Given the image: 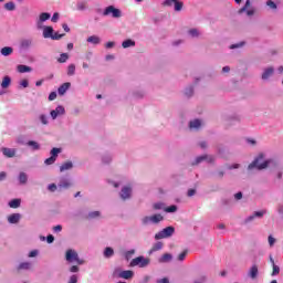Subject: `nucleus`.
Segmentation results:
<instances>
[{"label": "nucleus", "mask_w": 283, "mask_h": 283, "mask_svg": "<svg viewBox=\"0 0 283 283\" xmlns=\"http://www.w3.org/2000/svg\"><path fill=\"white\" fill-rule=\"evenodd\" d=\"M273 163V160H265L264 161V155H259L249 166L248 169L251 171V169H259L261 171L262 169H266Z\"/></svg>", "instance_id": "1"}, {"label": "nucleus", "mask_w": 283, "mask_h": 283, "mask_svg": "<svg viewBox=\"0 0 283 283\" xmlns=\"http://www.w3.org/2000/svg\"><path fill=\"white\" fill-rule=\"evenodd\" d=\"M150 260L145 256H137L133 259L129 263V266H139V269H145V266H149Z\"/></svg>", "instance_id": "2"}, {"label": "nucleus", "mask_w": 283, "mask_h": 283, "mask_svg": "<svg viewBox=\"0 0 283 283\" xmlns=\"http://www.w3.org/2000/svg\"><path fill=\"white\" fill-rule=\"evenodd\" d=\"M113 277H120L122 280H132V277H134V271L132 270L120 271V269L117 268L113 272Z\"/></svg>", "instance_id": "3"}, {"label": "nucleus", "mask_w": 283, "mask_h": 283, "mask_svg": "<svg viewBox=\"0 0 283 283\" xmlns=\"http://www.w3.org/2000/svg\"><path fill=\"white\" fill-rule=\"evenodd\" d=\"M175 232H176V229L174 227H167L164 230H161L155 234V240H163L165 238H171Z\"/></svg>", "instance_id": "4"}, {"label": "nucleus", "mask_w": 283, "mask_h": 283, "mask_svg": "<svg viewBox=\"0 0 283 283\" xmlns=\"http://www.w3.org/2000/svg\"><path fill=\"white\" fill-rule=\"evenodd\" d=\"M109 14H112L113 19H120V17H123L120 10L115 8L114 6H108L103 12L104 17H109Z\"/></svg>", "instance_id": "5"}, {"label": "nucleus", "mask_w": 283, "mask_h": 283, "mask_svg": "<svg viewBox=\"0 0 283 283\" xmlns=\"http://www.w3.org/2000/svg\"><path fill=\"white\" fill-rule=\"evenodd\" d=\"M65 258L67 262H76L77 264H85V261L80 259L78 253L74 250H67Z\"/></svg>", "instance_id": "6"}, {"label": "nucleus", "mask_w": 283, "mask_h": 283, "mask_svg": "<svg viewBox=\"0 0 283 283\" xmlns=\"http://www.w3.org/2000/svg\"><path fill=\"white\" fill-rule=\"evenodd\" d=\"M163 220H165L163 214H154V216H150V217H144L142 219V222H143V224H149L150 222L153 224H158V222H163Z\"/></svg>", "instance_id": "7"}, {"label": "nucleus", "mask_w": 283, "mask_h": 283, "mask_svg": "<svg viewBox=\"0 0 283 283\" xmlns=\"http://www.w3.org/2000/svg\"><path fill=\"white\" fill-rule=\"evenodd\" d=\"M52 15L48 12H43L40 14L39 20L36 21V28L38 30H42L43 22L50 20Z\"/></svg>", "instance_id": "8"}, {"label": "nucleus", "mask_w": 283, "mask_h": 283, "mask_svg": "<svg viewBox=\"0 0 283 283\" xmlns=\"http://www.w3.org/2000/svg\"><path fill=\"white\" fill-rule=\"evenodd\" d=\"M175 3V10L176 12H180L182 10L184 3L178 0H165L164 6L171 7Z\"/></svg>", "instance_id": "9"}, {"label": "nucleus", "mask_w": 283, "mask_h": 283, "mask_svg": "<svg viewBox=\"0 0 283 283\" xmlns=\"http://www.w3.org/2000/svg\"><path fill=\"white\" fill-rule=\"evenodd\" d=\"M3 156H6V158H14V156H17V149L14 148H6L3 147L1 149Z\"/></svg>", "instance_id": "10"}, {"label": "nucleus", "mask_w": 283, "mask_h": 283, "mask_svg": "<svg viewBox=\"0 0 283 283\" xmlns=\"http://www.w3.org/2000/svg\"><path fill=\"white\" fill-rule=\"evenodd\" d=\"M274 72H275V69H273V66L265 69L262 74V80L268 81V78H271V76H273Z\"/></svg>", "instance_id": "11"}, {"label": "nucleus", "mask_w": 283, "mask_h": 283, "mask_svg": "<svg viewBox=\"0 0 283 283\" xmlns=\"http://www.w3.org/2000/svg\"><path fill=\"white\" fill-rule=\"evenodd\" d=\"M132 197V188L129 187H124L122 189V192H120V198L122 200H127L128 198Z\"/></svg>", "instance_id": "12"}, {"label": "nucleus", "mask_w": 283, "mask_h": 283, "mask_svg": "<svg viewBox=\"0 0 283 283\" xmlns=\"http://www.w3.org/2000/svg\"><path fill=\"white\" fill-rule=\"evenodd\" d=\"M72 86V84L70 82L63 83L59 88H57V93L60 96H63L65 94V92H67L70 90V87Z\"/></svg>", "instance_id": "13"}, {"label": "nucleus", "mask_w": 283, "mask_h": 283, "mask_svg": "<svg viewBox=\"0 0 283 283\" xmlns=\"http://www.w3.org/2000/svg\"><path fill=\"white\" fill-rule=\"evenodd\" d=\"M53 34H54V28H52V27H44L43 28L44 39H52Z\"/></svg>", "instance_id": "14"}, {"label": "nucleus", "mask_w": 283, "mask_h": 283, "mask_svg": "<svg viewBox=\"0 0 283 283\" xmlns=\"http://www.w3.org/2000/svg\"><path fill=\"white\" fill-rule=\"evenodd\" d=\"M264 213H266V211H264V210L255 211L252 216H250L245 219V222H251V221L255 220V218H262L264 216Z\"/></svg>", "instance_id": "15"}, {"label": "nucleus", "mask_w": 283, "mask_h": 283, "mask_svg": "<svg viewBox=\"0 0 283 283\" xmlns=\"http://www.w3.org/2000/svg\"><path fill=\"white\" fill-rule=\"evenodd\" d=\"M19 220H21V214L19 213H13L8 217V222H10V224H18Z\"/></svg>", "instance_id": "16"}, {"label": "nucleus", "mask_w": 283, "mask_h": 283, "mask_svg": "<svg viewBox=\"0 0 283 283\" xmlns=\"http://www.w3.org/2000/svg\"><path fill=\"white\" fill-rule=\"evenodd\" d=\"M205 160H213V157H208L207 155H202V156H199L195 159V161L192 163V165H200V163L205 161Z\"/></svg>", "instance_id": "17"}, {"label": "nucleus", "mask_w": 283, "mask_h": 283, "mask_svg": "<svg viewBox=\"0 0 283 283\" xmlns=\"http://www.w3.org/2000/svg\"><path fill=\"white\" fill-rule=\"evenodd\" d=\"M258 266L254 264L251 266L250 271H249V276L251 277V280H255L258 277Z\"/></svg>", "instance_id": "18"}, {"label": "nucleus", "mask_w": 283, "mask_h": 283, "mask_svg": "<svg viewBox=\"0 0 283 283\" xmlns=\"http://www.w3.org/2000/svg\"><path fill=\"white\" fill-rule=\"evenodd\" d=\"M12 52H14V49H12L11 46H4L0 50V54L2 56H10V54H12Z\"/></svg>", "instance_id": "19"}, {"label": "nucleus", "mask_w": 283, "mask_h": 283, "mask_svg": "<svg viewBox=\"0 0 283 283\" xmlns=\"http://www.w3.org/2000/svg\"><path fill=\"white\" fill-rule=\"evenodd\" d=\"M86 41L87 43H93V45H98L101 43V38H98V35H91Z\"/></svg>", "instance_id": "20"}, {"label": "nucleus", "mask_w": 283, "mask_h": 283, "mask_svg": "<svg viewBox=\"0 0 283 283\" xmlns=\"http://www.w3.org/2000/svg\"><path fill=\"white\" fill-rule=\"evenodd\" d=\"M12 83V78L10 76H4L1 83L2 90H7V87H10V84Z\"/></svg>", "instance_id": "21"}, {"label": "nucleus", "mask_w": 283, "mask_h": 283, "mask_svg": "<svg viewBox=\"0 0 283 283\" xmlns=\"http://www.w3.org/2000/svg\"><path fill=\"white\" fill-rule=\"evenodd\" d=\"M70 187H72V182L67 179H62L59 184L60 189H70Z\"/></svg>", "instance_id": "22"}, {"label": "nucleus", "mask_w": 283, "mask_h": 283, "mask_svg": "<svg viewBox=\"0 0 283 283\" xmlns=\"http://www.w3.org/2000/svg\"><path fill=\"white\" fill-rule=\"evenodd\" d=\"M201 125H202V122H200V119H195L189 123L190 129H200Z\"/></svg>", "instance_id": "23"}, {"label": "nucleus", "mask_w": 283, "mask_h": 283, "mask_svg": "<svg viewBox=\"0 0 283 283\" xmlns=\"http://www.w3.org/2000/svg\"><path fill=\"white\" fill-rule=\"evenodd\" d=\"M20 45L23 50H28V48H30L32 45V40L23 39V40H21Z\"/></svg>", "instance_id": "24"}, {"label": "nucleus", "mask_w": 283, "mask_h": 283, "mask_svg": "<svg viewBox=\"0 0 283 283\" xmlns=\"http://www.w3.org/2000/svg\"><path fill=\"white\" fill-rule=\"evenodd\" d=\"M11 209H19L21 207V199H13L9 202Z\"/></svg>", "instance_id": "25"}, {"label": "nucleus", "mask_w": 283, "mask_h": 283, "mask_svg": "<svg viewBox=\"0 0 283 283\" xmlns=\"http://www.w3.org/2000/svg\"><path fill=\"white\" fill-rule=\"evenodd\" d=\"M136 45V42L132 39L125 40L122 43V48L127 49V48H134Z\"/></svg>", "instance_id": "26"}, {"label": "nucleus", "mask_w": 283, "mask_h": 283, "mask_svg": "<svg viewBox=\"0 0 283 283\" xmlns=\"http://www.w3.org/2000/svg\"><path fill=\"white\" fill-rule=\"evenodd\" d=\"M72 167H74V164H72V161H66L62 164V166L60 167V171H67L72 169Z\"/></svg>", "instance_id": "27"}, {"label": "nucleus", "mask_w": 283, "mask_h": 283, "mask_svg": "<svg viewBox=\"0 0 283 283\" xmlns=\"http://www.w3.org/2000/svg\"><path fill=\"white\" fill-rule=\"evenodd\" d=\"M18 72L20 74H25V72H32V69L30 66L20 64V65H18Z\"/></svg>", "instance_id": "28"}, {"label": "nucleus", "mask_w": 283, "mask_h": 283, "mask_svg": "<svg viewBox=\"0 0 283 283\" xmlns=\"http://www.w3.org/2000/svg\"><path fill=\"white\" fill-rule=\"evenodd\" d=\"M163 247H164L163 242L158 241L150 249V253H156V251H160L163 249Z\"/></svg>", "instance_id": "29"}, {"label": "nucleus", "mask_w": 283, "mask_h": 283, "mask_svg": "<svg viewBox=\"0 0 283 283\" xmlns=\"http://www.w3.org/2000/svg\"><path fill=\"white\" fill-rule=\"evenodd\" d=\"M28 146L32 147V149H34V151L41 149V145H39V143L34 142V140H29L28 142Z\"/></svg>", "instance_id": "30"}, {"label": "nucleus", "mask_w": 283, "mask_h": 283, "mask_svg": "<svg viewBox=\"0 0 283 283\" xmlns=\"http://www.w3.org/2000/svg\"><path fill=\"white\" fill-rule=\"evenodd\" d=\"M19 181H20V185H25L28 182V175L25 172H20Z\"/></svg>", "instance_id": "31"}, {"label": "nucleus", "mask_w": 283, "mask_h": 283, "mask_svg": "<svg viewBox=\"0 0 283 283\" xmlns=\"http://www.w3.org/2000/svg\"><path fill=\"white\" fill-rule=\"evenodd\" d=\"M75 72H76V65L70 64L69 67H67V75L69 76H74Z\"/></svg>", "instance_id": "32"}, {"label": "nucleus", "mask_w": 283, "mask_h": 283, "mask_svg": "<svg viewBox=\"0 0 283 283\" xmlns=\"http://www.w3.org/2000/svg\"><path fill=\"white\" fill-rule=\"evenodd\" d=\"M32 266V264L30 262H23L21 263L19 266H18V270L21 271V270H25L28 271V269H30Z\"/></svg>", "instance_id": "33"}, {"label": "nucleus", "mask_w": 283, "mask_h": 283, "mask_svg": "<svg viewBox=\"0 0 283 283\" xmlns=\"http://www.w3.org/2000/svg\"><path fill=\"white\" fill-rule=\"evenodd\" d=\"M114 255V249H112V248H105V250H104V256H106V258H112Z\"/></svg>", "instance_id": "34"}, {"label": "nucleus", "mask_w": 283, "mask_h": 283, "mask_svg": "<svg viewBox=\"0 0 283 283\" xmlns=\"http://www.w3.org/2000/svg\"><path fill=\"white\" fill-rule=\"evenodd\" d=\"M59 154H61V148H52L51 150V157L56 160L59 158Z\"/></svg>", "instance_id": "35"}, {"label": "nucleus", "mask_w": 283, "mask_h": 283, "mask_svg": "<svg viewBox=\"0 0 283 283\" xmlns=\"http://www.w3.org/2000/svg\"><path fill=\"white\" fill-rule=\"evenodd\" d=\"M6 10H9L10 12H12V10H17V4H14V2H7L4 4Z\"/></svg>", "instance_id": "36"}, {"label": "nucleus", "mask_w": 283, "mask_h": 283, "mask_svg": "<svg viewBox=\"0 0 283 283\" xmlns=\"http://www.w3.org/2000/svg\"><path fill=\"white\" fill-rule=\"evenodd\" d=\"M67 59H70V55H67V53H62L60 55V57L57 59V62L59 63H66L67 62Z\"/></svg>", "instance_id": "37"}, {"label": "nucleus", "mask_w": 283, "mask_h": 283, "mask_svg": "<svg viewBox=\"0 0 283 283\" xmlns=\"http://www.w3.org/2000/svg\"><path fill=\"white\" fill-rule=\"evenodd\" d=\"M135 253H136V250L126 251L124 253L125 260L129 261V259L133 258Z\"/></svg>", "instance_id": "38"}, {"label": "nucleus", "mask_w": 283, "mask_h": 283, "mask_svg": "<svg viewBox=\"0 0 283 283\" xmlns=\"http://www.w3.org/2000/svg\"><path fill=\"white\" fill-rule=\"evenodd\" d=\"M171 258H172L171 254L165 253V254L159 259V262H170Z\"/></svg>", "instance_id": "39"}, {"label": "nucleus", "mask_w": 283, "mask_h": 283, "mask_svg": "<svg viewBox=\"0 0 283 283\" xmlns=\"http://www.w3.org/2000/svg\"><path fill=\"white\" fill-rule=\"evenodd\" d=\"M63 36H65L64 33H63V34H60L59 32H55V33H53V35L51 36V39H52L53 41H59V40L63 39Z\"/></svg>", "instance_id": "40"}, {"label": "nucleus", "mask_w": 283, "mask_h": 283, "mask_svg": "<svg viewBox=\"0 0 283 283\" xmlns=\"http://www.w3.org/2000/svg\"><path fill=\"white\" fill-rule=\"evenodd\" d=\"M266 6L271 8V10H277V4H275L273 0H268Z\"/></svg>", "instance_id": "41"}, {"label": "nucleus", "mask_w": 283, "mask_h": 283, "mask_svg": "<svg viewBox=\"0 0 283 283\" xmlns=\"http://www.w3.org/2000/svg\"><path fill=\"white\" fill-rule=\"evenodd\" d=\"M167 213H176V211H178V207L177 206H169L168 208H166Z\"/></svg>", "instance_id": "42"}, {"label": "nucleus", "mask_w": 283, "mask_h": 283, "mask_svg": "<svg viewBox=\"0 0 283 283\" xmlns=\"http://www.w3.org/2000/svg\"><path fill=\"white\" fill-rule=\"evenodd\" d=\"M187 253H189V251L184 250V251L178 255L179 262H182V261L185 260V258H187Z\"/></svg>", "instance_id": "43"}, {"label": "nucleus", "mask_w": 283, "mask_h": 283, "mask_svg": "<svg viewBox=\"0 0 283 283\" xmlns=\"http://www.w3.org/2000/svg\"><path fill=\"white\" fill-rule=\"evenodd\" d=\"M55 112L57 113L59 116H63V114H65V107L63 106H57L55 108Z\"/></svg>", "instance_id": "44"}, {"label": "nucleus", "mask_w": 283, "mask_h": 283, "mask_svg": "<svg viewBox=\"0 0 283 283\" xmlns=\"http://www.w3.org/2000/svg\"><path fill=\"white\" fill-rule=\"evenodd\" d=\"M56 163V159L54 157H49L45 159L44 165H54Z\"/></svg>", "instance_id": "45"}, {"label": "nucleus", "mask_w": 283, "mask_h": 283, "mask_svg": "<svg viewBox=\"0 0 283 283\" xmlns=\"http://www.w3.org/2000/svg\"><path fill=\"white\" fill-rule=\"evenodd\" d=\"M273 271H272V275H280V266L275 265V263H273Z\"/></svg>", "instance_id": "46"}, {"label": "nucleus", "mask_w": 283, "mask_h": 283, "mask_svg": "<svg viewBox=\"0 0 283 283\" xmlns=\"http://www.w3.org/2000/svg\"><path fill=\"white\" fill-rule=\"evenodd\" d=\"M101 216L99 211H93L88 213L90 219L98 218Z\"/></svg>", "instance_id": "47"}, {"label": "nucleus", "mask_w": 283, "mask_h": 283, "mask_svg": "<svg viewBox=\"0 0 283 283\" xmlns=\"http://www.w3.org/2000/svg\"><path fill=\"white\" fill-rule=\"evenodd\" d=\"M186 96H193V86H190L185 92Z\"/></svg>", "instance_id": "48"}, {"label": "nucleus", "mask_w": 283, "mask_h": 283, "mask_svg": "<svg viewBox=\"0 0 283 283\" xmlns=\"http://www.w3.org/2000/svg\"><path fill=\"white\" fill-rule=\"evenodd\" d=\"M251 7V0H247L245 1V6L242 8V9H240V13H242V12H244V10H247V8H250Z\"/></svg>", "instance_id": "49"}, {"label": "nucleus", "mask_w": 283, "mask_h": 283, "mask_svg": "<svg viewBox=\"0 0 283 283\" xmlns=\"http://www.w3.org/2000/svg\"><path fill=\"white\" fill-rule=\"evenodd\" d=\"M40 120L42 125H48V116L46 115H40Z\"/></svg>", "instance_id": "50"}, {"label": "nucleus", "mask_w": 283, "mask_h": 283, "mask_svg": "<svg viewBox=\"0 0 283 283\" xmlns=\"http://www.w3.org/2000/svg\"><path fill=\"white\" fill-rule=\"evenodd\" d=\"M268 241L270 247H273V244H275V238H273V235H269Z\"/></svg>", "instance_id": "51"}, {"label": "nucleus", "mask_w": 283, "mask_h": 283, "mask_svg": "<svg viewBox=\"0 0 283 283\" xmlns=\"http://www.w3.org/2000/svg\"><path fill=\"white\" fill-rule=\"evenodd\" d=\"M242 45H244V42L237 43V44H232V45L230 46V49H231V50H235V49H238V48H242Z\"/></svg>", "instance_id": "52"}, {"label": "nucleus", "mask_w": 283, "mask_h": 283, "mask_svg": "<svg viewBox=\"0 0 283 283\" xmlns=\"http://www.w3.org/2000/svg\"><path fill=\"white\" fill-rule=\"evenodd\" d=\"M57 117L59 113L55 109L51 111V118H53V120H56Z\"/></svg>", "instance_id": "53"}, {"label": "nucleus", "mask_w": 283, "mask_h": 283, "mask_svg": "<svg viewBox=\"0 0 283 283\" xmlns=\"http://www.w3.org/2000/svg\"><path fill=\"white\" fill-rule=\"evenodd\" d=\"M189 34H190L191 36H198V29H190V30H189Z\"/></svg>", "instance_id": "54"}, {"label": "nucleus", "mask_w": 283, "mask_h": 283, "mask_svg": "<svg viewBox=\"0 0 283 283\" xmlns=\"http://www.w3.org/2000/svg\"><path fill=\"white\" fill-rule=\"evenodd\" d=\"M46 242H48L49 244H52V242H54V235L49 234V235L46 237Z\"/></svg>", "instance_id": "55"}, {"label": "nucleus", "mask_w": 283, "mask_h": 283, "mask_svg": "<svg viewBox=\"0 0 283 283\" xmlns=\"http://www.w3.org/2000/svg\"><path fill=\"white\" fill-rule=\"evenodd\" d=\"M39 255V251L33 250L29 253V258H36Z\"/></svg>", "instance_id": "56"}, {"label": "nucleus", "mask_w": 283, "mask_h": 283, "mask_svg": "<svg viewBox=\"0 0 283 283\" xmlns=\"http://www.w3.org/2000/svg\"><path fill=\"white\" fill-rule=\"evenodd\" d=\"M56 98V92H51L49 95V101H55Z\"/></svg>", "instance_id": "57"}, {"label": "nucleus", "mask_w": 283, "mask_h": 283, "mask_svg": "<svg viewBox=\"0 0 283 283\" xmlns=\"http://www.w3.org/2000/svg\"><path fill=\"white\" fill-rule=\"evenodd\" d=\"M51 21L53 22V23H56V21H59V13H54L53 14V17L51 18Z\"/></svg>", "instance_id": "58"}, {"label": "nucleus", "mask_w": 283, "mask_h": 283, "mask_svg": "<svg viewBox=\"0 0 283 283\" xmlns=\"http://www.w3.org/2000/svg\"><path fill=\"white\" fill-rule=\"evenodd\" d=\"M70 271H71V273H78V266L77 265H72Z\"/></svg>", "instance_id": "59"}, {"label": "nucleus", "mask_w": 283, "mask_h": 283, "mask_svg": "<svg viewBox=\"0 0 283 283\" xmlns=\"http://www.w3.org/2000/svg\"><path fill=\"white\" fill-rule=\"evenodd\" d=\"M48 189H49V191L54 192V191L56 190V186H55V184H51V185H49Z\"/></svg>", "instance_id": "60"}, {"label": "nucleus", "mask_w": 283, "mask_h": 283, "mask_svg": "<svg viewBox=\"0 0 283 283\" xmlns=\"http://www.w3.org/2000/svg\"><path fill=\"white\" fill-rule=\"evenodd\" d=\"M20 85H21L22 87H28V85H30V83L28 82V80H22V81L20 82Z\"/></svg>", "instance_id": "61"}, {"label": "nucleus", "mask_w": 283, "mask_h": 283, "mask_svg": "<svg viewBox=\"0 0 283 283\" xmlns=\"http://www.w3.org/2000/svg\"><path fill=\"white\" fill-rule=\"evenodd\" d=\"M114 45H116L114 42H107V43L105 44V48H106L107 50H111V48H114Z\"/></svg>", "instance_id": "62"}, {"label": "nucleus", "mask_w": 283, "mask_h": 283, "mask_svg": "<svg viewBox=\"0 0 283 283\" xmlns=\"http://www.w3.org/2000/svg\"><path fill=\"white\" fill-rule=\"evenodd\" d=\"M191 196H196V189L188 190V197L191 198Z\"/></svg>", "instance_id": "63"}, {"label": "nucleus", "mask_w": 283, "mask_h": 283, "mask_svg": "<svg viewBox=\"0 0 283 283\" xmlns=\"http://www.w3.org/2000/svg\"><path fill=\"white\" fill-rule=\"evenodd\" d=\"M157 283H169V279L164 277V279L157 281Z\"/></svg>", "instance_id": "64"}]
</instances>
